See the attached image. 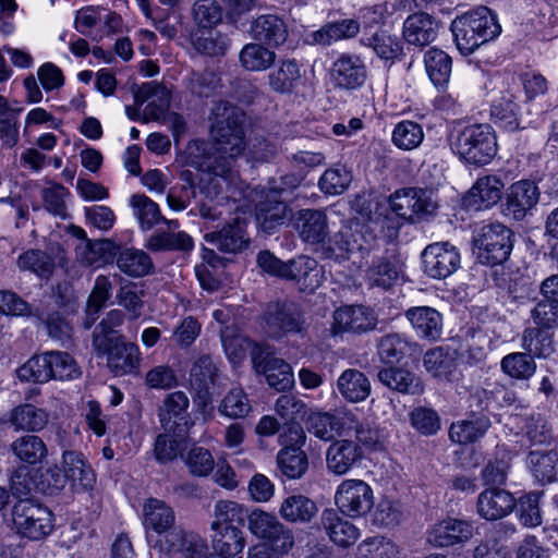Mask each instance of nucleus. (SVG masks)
<instances>
[{
	"instance_id": "f257e3e1",
	"label": "nucleus",
	"mask_w": 558,
	"mask_h": 558,
	"mask_svg": "<svg viewBox=\"0 0 558 558\" xmlns=\"http://www.w3.org/2000/svg\"><path fill=\"white\" fill-rule=\"evenodd\" d=\"M211 143L192 140L184 149L185 162L199 171H215L226 175L230 162L246 149L245 113L226 100L213 104L210 114Z\"/></svg>"
},
{
	"instance_id": "f03ea898",
	"label": "nucleus",
	"mask_w": 558,
	"mask_h": 558,
	"mask_svg": "<svg viewBox=\"0 0 558 558\" xmlns=\"http://www.w3.org/2000/svg\"><path fill=\"white\" fill-rule=\"evenodd\" d=\"M450 29L458 50L464 56L473 53L501 32L496 15L487 7H478L456 17Z\"/></svg>"
},
{
	"instance_id": "7ed1b4c3",
	"label": "nucleus",
	"mask_w": 558,
	"mask_h": 558,
	"mask_svg": "<svg viewBox=\"0 0 558 558\" xmlns=\"http://www.w3.org/2000/svg\"><path fill=\"white\" fill-rule=\"evenodd\" d=\"M376 243V229L353 218L342 222L339 231L323 244L320 253L324 258L341 263L355 252H369Z\"/></svg>"
},
{
	"instance_id": "20e7f679",
	"label": "nucleus",
	"mask_w": 558,
	"mask_h": 558,
	"mask_svg": "<svg viewBox=\"0 0 558 558\" xmlns=\"http://www.w3.org/2000/svg\"><path fill=\"white\" fill-rule=\"evenodd\" d=\"M451 147L466 163L485 166L497 154V140L488 124H472L453 136Z\"/></svg>"
},
{
	"instance_id": "39448f33",
	"label": "nucleus",
	"mask_w": 558,
	"mask_h": 558,
	"mask_svg": "<svg viewBox=\"0 0 558 558\" xmlns=\"http://www.w3.org/2000/svg\"><path fill=\"white\" fill-rule=\"evenodd\" d=\"M473 247L481 264L500 265L513 248V232L499 222L484 225L474 231Z\"/></svg>"
},
{
	"instance_id": "423d86ee",
	"label": "nucleus",
	"mask_w": 558,
	"mask_h": 558,
	"mask_svg": "<svg viewBox=\"0 0 558 558\" xmlns=\"http://www.w3.org/2000/svg\"><path fill=\"white\" fill-rule=\"evenodd\" d=\"M262 327L266 335L281 338L303 333L306 330L305 316L298 304L290 301L269 302L262 315Z\"/></svg>"
},
{
	"instance_id": "0eeeda50",
	"label": "nucleus",
	"mask_w": 558,
	"mask_h": 558,
	"mask_svg": "<svg viewBox=\"0 0 558 558\" xmlns=\"http://www.w3.org/2000/svg\"><path fill=\"white\" fill-rule=\"evenodd\" d=\"M97 331L93 347L97 354L107 356V366L116 376L137 374L141 363V352L133 342L123 338H105Z\"/></svg>"
},
{
	"instance_id": "6e6552de",
	"label": "nucleus",
	"mask_w": 558,
	"mask_h": 558,
	"mask_svg": "<svg viewBox=\"0 0 558 558\" xmlns=\"http://www.w3.org/2000/svg\"><path fill=\"white\" fill-rule=\"evenodd\" d=\"M11 515L16 532L33 541L46 537L53 529L51 511L28 498L16 501Z\"/></svg>"
},
{
	"instance_id": "1a4fd4ad",
	"label": "nucleus",
	"mask_w": 558,
	"mask_h": 558,
	"mask_svg": "<svg viewBox=\"0 0 558 558\" xmlns=\"http://www.w3.org/2000/svg\"><path fill=\"white\" fill-rule=\"evenodd\" d=\"M387 206L399 219L410 223L433 216L437 209L432 192L418 187L396 191L389 196Z\"/></svg>"
},
{
	"instance_id": "9d476101",
	"label": "nucleus",
	"mask_w": 558,
	"mask_h": 558,
	"mask_svg": "<svg viewBox=\"0 0 558 558\" xmlns=\"http://www.w3.org/2000/svg\"><path fill=\"white\" fill-rule=\"evenodd\" d=\"M247 527L256 537L268 541L280 554H288L294 546L292 530L274 513L253 510L247 517Z\"/></svg>"
},
{
	"instance_id": "9b49d317",
	"label": "nucleus",
	"mask_w": 558,
	"mask_h": 558,
	"mask_svg": "<svg viewBox=\"0 0 558 558\" xmlns=\"http://www.w3.org/2000/svg\"><path fill=\"white\" fill-rule=\"evenodd\" d=\"M223 380L226 378L221 377L210 356L202 355L194 362L190 372V383L198 407L205 409L221 393Z\"/></svg>"
},
{
	"instance_id": "f8f14e48",
	"label": "nucleus",
	"mask_w": 558,
	"mask_h": 558,
	"mask_svg": "<svg viewBox=\"0 0 558 558\" xmlns=\"http://www.w3.org/2000/svg\"><path fill=\"white\" fill-rule=\"evenodd\" d=\"M423 271L433 279H446L454 274L461 264L457 246L448 241L428 244L421 254Z\"/></svg>"
},
{
	"instance_id": "ddd939ff",
	"label": "nucleus",
	"mask_w": 558,
	"mask_h": 558,
	"mask_svg": "<svg viewBox=\"0 0 558 558\" xmlns=\"http://www.w3.org/2000/svg\"><path fill=\"white\" fill-rule=\"evenodd\" d=\"M335 501L341 513L361 517L374 505L373 489L362 480H344L337 488Z\"/></svg>"
},
{
	"instance_id": "4468645a",
	"label": "nucleus",
	"mask_w": 558,
	"mask_h": 558,
	"mask_svg": "<svg viewBox=\"0 0 558 558\" xmlns=\"http://www.w3.org/2000/svg\"><path fill=\"white\" fill-rule=\"evenodd\" d=\"M252 360L257 373H263L267 384L277 391H286L294 384L292 367L274 355L268 348L256 347Z\"/></svg>"
},
{
	"instance_id": "2eb2a0df",
	"label": "nucleus",
	"mask_w": 558,
	"mask_h": 558,
	"mask_svg": "<svg viewBox=\"0 0 558 558\" xmlns=\"http://www.w3.org/2000/svg\"><path fill=\"white\" fill-rule=\"evenodd\" d=\"M380 19L381 14H377L375 9H366L364 11V31L361 43L372 48L379 58L393 60L401 53L402 47L397 37L380 28L375 29V24H378Z\"/></svg>"
},
{
	"instance_id": "dca6fc26",
	"label": "nucleus",
	"mask_w": 558,
	"mask_h": 558,
	"mask_svg": "<svg viewBox=\"0 0 558 558\" xmlns=\"http://www.w3.org/2000/svg\"><path fill=\"white\" fill-rule=\"evenodd\" d=\"M377 326L375 312L363 305H347L333 312L331 333L333 336L343 333L362 335L374 330Z\"/></svg>"
},
{
	"instance_id": "f3484780",
	"label": "nucleus",
	"mask_w": 558,
	"mask_h": 558,
	"mask_svg": "<svg viewBox=\"0 0 558 558\" xmlns=\"http://www.w3.org/2000/svg\"><path fill=\"white\" fill-rule=\"evenodd\" d=\"M539 196V189L534 181H518L506 192L504 214L514 220H523L535 208Z\"/></svg>"
},
{
	"instance_id": "a211bd4d",
	"label": "nucleus",
	"mask_w": 558,
	"mask_h": 558,
	"mask_svg": "<svg viewBox=\"0 0 558 558\" xmlns=\"http://www.w3.org/2000/svg\"><path fill=\"white\" fill-rule=\"evenodd\" d=\"M364 459V450L353 439L333 440L325 453L327 471L336 476L348 474Z\"/></svg>"
},
{
	"instance_id": "6ab92c4d",
	"label": "nucleus",
	"mask_w": 558,
	"mask_h": 558,
	"mask_svg": "<svg viewBox=\"0 0 558 558\" xmlns=\"http://www.w3.org/2000/svg\"><path fill=\"white\" fill-rule=\"evenodd\" d=\"M473 536L471 522L447 518L436 523L427 534V542L435 547H449L468 542Z\"/></svg>"
},
{
	"instance_id": "aec40b11",
	"label": "nucleus",
	"mask_w": 558,
	"mask_h": 558,
	"mask_svg": "<svg viewBox=\"0 0 558 558\" xmlns=\"http://www.w3.org/2000/svg\"><path fill=\"white\" fill-rule=\"evenodd\" d=\"M504 181L497 175L478 178L463 197V205L470 210H482L497 204L502 195Z\"/></svg>"
},
{
	"instance_id": "412c9836",
	"label": "nucleus",
	"mask_w": 558,
	"mask_h": 558,
	"mask_svg": "<svg viewBox=\"0 0 558 558\" xmlns=\"http://www.w3.org/2000/svg\"><path fill=\"white\" fill-rule=\"evenodd\" d=\"M440 27V22L432 14L415 12L403 22V38L409 45L425 47L437 38Z\"/></svg>"
},
{
	"instance_id": "4be33fe9",
	"label": "nucleus",
	"mask_w": 558,
	"mask_h": 558,
	"mask_svg": "<svg viewBox=\"0 0 558 558\" xmlns=\"http://www.w3.org/2000/svg\"><path fill=\"white\" fill-rule=\"evenodd\" d=\"M517 505L513 495L499 487L483 490L477 498L476 509L485 520H499L510 514Z\"/></svg>"
},
{
	"instance_id": "5701e85b",
	"label": "nucleus",
	"mask_w": 558,
	"mask_h": 558,
	"mask_svg": "<svg viewBox=\"0 0 558 558\" xmlns=\"http://www.w3.org/2000/svg\"><path fill=\"white\" fill-rule=\"evenodd\" d=\"M323 277V268L316 259L299 256L288 262L284 279L294 281L300 291L313 293L320 286Z\"/></svg>"
},
{
	"instance_id": "b1692460",
	"label": "nucleus",
	"mask_w": 558,
	"mask_h": 558,
	"mask_svg": "<svg viewBox=\"0 0 558 558\" xmlns=\"http://www.w3.org/2000/svg\"><path fill=\"white\" fill-rule=\"evenodd\" d=\"M366 76V66L355 54H341L331 68V77L336 86L343 89L359 88L364 84Z\"/></svg>"
},
{
	"instance_id": "393cba45",
	"label": "nucleus",
	"mask_w": 558,
	"mask_h": 558,
	"mask_svg": "<svg viewBox=\"0 0 558 558\" xmlns=\"http://www.w3.org/2000/svg\"><path fill=\"white\" fill-rule=\"evenodd\" d=\"M165 550L174 558H203L207 546L198 535L174 527L166 534Z\"/></svg>"
},
{
	"instance_id": "a878e982",
	"label": "nucleus",
	"mask_w": 558,
	"mask_h": 558,
	"mask_svg": "<svg viewBox=\"0 0 558 558\" xmlns=\"http://www.w3.org/2000/svg\"><path fill=\"white\" fill-rule=\"evenodd\" d=\"M165 550L174 558H203L207 546L198 535L174 527L166 534Z\"/></svg>"
},
{
	"instance_id": "bb28decb",
	"label": "nucleus",
	"mask_w": 558,
	"mask_h": 558,
	"mask_svg": "<svg viewBox=\"0 0 558 558\" xmlns=\"http://www.w3.org/2000/svg\"><path fill=\"white\" fill-rule=\"evenodd\" d=\"M296 229L305 243L322 247L329 234L328 217L322 209H302L298 213Z\"/></svg>"
},
{
	"instance_id": "cd10ccee",
	"label": "nucleus",
	"mask_w": 558,
	"mask_h": 558,
	"mask_svg": "<svg viewBox=\"0 0 558 558\" xmlns=\"http://www.w3.org/2000/svg\"><path fill=\"white\" fill-rule=\"evenodd\" d=\"M320 524L329 539L340 547H349L360 537V530L343 519L336 509H325L320 515Z\"/></svg>"
},
{
	"instance_id": "c85d7f7f",
	"label": "nucleus",
	"mask_w": 558,
	"mask_h": 558,
	"mask_svg": "<svg viewBox=\"0 0 558 558\" xmlns=\"http://www.w3.org/2000/svg\"><path fill=\"white\" fill-rule=\"evenodd\" d=\"M290 211L287 201L266 193L256 205V220L265 233L271 234L284 225Z\"/></svg>"
},
{
	"instance_id": "c756f323",
	"label": "nucleus",
	"mask_w": 558,
	"mask_h": 558,
	"mask_svg": "<svg viewBox=\"0 0 558 558\" xmlns=\"http://www.w3.org/2000/svg\"><path fill=\"white\" fill-rule=\"evenodd\" d=\"M245 228V221L236 218L221 230L207 233L205 240L221 252L238 253L247 247L250 243Z\"/></svg>"
},
{
	"instance_id": "7c9ffc66",
	"label": "nucleus",
	"mask_w": 558,
	"mask_h": 558,
	"mask_svg": "<svg viewBox=\"0 0 558 558\" xmlns=\"http://www.w3.org/2000/svg\"><path fill=\"white\" fill-rule=\"evenodd\" d=\"M415 335L427 340H437L442 332L441 314L429 306H415L405 312Z\"/></svg>"
},
{
	"instance_id": "2f4dec72",
	"label": "nucleus",
	"mask_w": 558,
	"mask_h": 558,
	"mask_svg": "<svg viewBox=\"0 0 558 558\" xmlns=\"http://www.w3.org/2000/svg\"><path fill=\"white\" fill-rule=\"evenodd\" d=\"M279 514L288 523L308 524L317 517L318 506L303 494H292L281 501Z\"/></svg>"
},
{
	"instance_id": "473e14b6",
	"label": "nucleus",
	"mask_w": 558,
	"mask_h": 558,
	"mask_svg": "<svg viewBox=\"0 0 558 558\" xmlns=\"http://www.w3.org/2000/svg\"><path fill=\"white\" fill-rule=\"evenodd\" d=\"M251 35L255 40L264 45L278 47L287 40L288 27L278 15L265 14L252 22Z\"/></svg>"
},
{
	"instance_id": "72a5a7b5",
	"label": "nucleus",
	"mask_w": 558,
	"mask_h": 558,
	"mask_svg": "<svg viewBox=\"0 0 558 558\" xmlns=\"http://www.w3.org/2000/svg\"><path fill=\"white\" fill-rule=\"evenodd\" d=\"M120 246L110 239L90 240L82 242L75 248L76 259L83 266L90 267L97 264H109L118 254Z\"/></svg>"
},
{
	"instance_id": "f704fd0d",
	"label": "nucleus",
	"mask_w": 558,
	"mask_h": 558,
	"mask_svg": "<svg viewBox=\"0 0 558 558\" xmlns=\"http://www.w3.org/2000/svg\"><path fill=\"white\" fill-rule=\"evenodd\" d=\"M378 380L391 390L407 395H418L424 390L421 378L403 367H384L377 373Z\"/></svg>"
},
{
	"instance_id": "c9c22d12",
	"label": "nucleus",
	"mask_w": 558,
	"mask_h": 558,
	"mask_svg": "<svg viewBox=\"0 0 558 558\" xmlns=\"http://www.w3.org/2000/svg\"><path fill=\"white\" fill-rule=\"evenodd\" d=\"M343 428L348 432H354L355 442L362 449L377 450L383 446V433L368 420H359L352 412H345L342 416Z\"/></svg>"
},
{
	"instance_id": "e433bc0d",
	"label": "nucleus",
	"mask_w": 558,
	"mask_h": 558,
	"mask_svg": "<svg viewBox=\"0 0 558 558\" xmlns=\"http://www.w3.org/2000/svg\"><path fill=\"white\" fill-rule=\"evenodd\" d=\"M542 326L526 327L521 336V348L534 359H548L556 351L554 333Z\"/></svg>"
},
{
	"instance_id": "4c0bfd02",
	"label": "nucleus",
	"mask_w": 558,
	"mask_h": 558,
	"mask_svg": "<svg viewBox=\"0 0 558 558\" xmlns=\"http://www.w3.org/2000/svg\"><path fill=\"white\" fill-rule=\"evenodd\" d=\"M63 473L66 474L73 486L89 490L96 482L90 465L83 459V454L74 450H64L62 453Z\"/></svg>"
},
{
	"instance_id": "58836bf2",
	"label": "nucleus",
	"mask_w": 558,
	"mask_h": 558,
	"mask_svg": "<svg viewBox=\"0 0 558 558\" xmlns=\"http://www.w3.org/2000/svg\"><path fill=\"white\" fill-rule=\"evenodd\" d=\"M340 395L350 402L365 400L371 393V383L360 371L349 368L342 372L337 380Z\"/></svg>"
},
{
	"instance_id": "ea45409f",
	"label": "nucleus",
	"mask_w": 558,
	"mask_h": 558,
	"mask_svg": "<svg viewBox=\"0 0 558 558\" xmlns=\"http://www.w3.org/2000/svg\"><path fill=\"white\" fill-rule=\"evenodd\" d=\"M12 453L21 462L35 465L41 463L48 456V448L45 441L37 435H23L10 445Z\"/></svg>"
},
{
	"instance_id": "a19ab883",
	"label": "nucleus",
	"mask_w": 558,
	"mask_h": 558,
	"mask_svg": "<svg viewBox=\"0 0 558 558\" xmlns=\"http://www.w3.org/2000/svg\"><path fill=\"white\" fill-rule=\"evenodd\" d=\"M116 262L123 274L133 278H141L154 271V263L150 256L142 250H119Z\"/></svg>"
},
{
	"instance_id": "79ce46f5",
	"label": "nucleus",
	"mask_w": 558,
	"mask_h": 558,
	"mask_svg": "<svg viewBox=\"0 0 558 558\" xmlns=\"http://www.w3.org/2000/svg\"><path fill=\"white\" fill-rule=\"evenodd\" d=\"M456 351L449 347H436L428 350L423 357L425 369L434 377L450 379L456 369Z\"/></svg>"
},
{
	"instance_id": "37998d69",
	"label": "nucleus",
	"mask_w": 558,
	"mask_h": 558,
	"mask_svg": "<svg viewBox=\"0 0 558 558\" xmlns=\"http://www.w3.org/2000/svg\"><path fill=\"white\" fill-rule=\"evenodd\" d=\"M301 80L300 65L295 60H282L279 65L269 72L268 85L278 94H290Z\"/></svg>"
},
{
	"instance_id": "c03bdc74",
	"label": "nucleus",
	"mask_w": 558,
	"mask_h": 558,
	"mask_svg": "<svg viewBox=\"0 0 558 558\" xmlns=\"http://www.w3.org/2000/svg\"><path fill=\"white\" fill-rule=\"evenodd\" d=\"M10 422L16 429L36 433L44 429L48 424L49 414L41 408L24 403L12 411Z\"/></svg>"
},
{
	"instance_id": "a18cd8bd",
	"label": "nucleus",
	"mask_w": 558,
	"mask_h": 558,
	"mask_svg": "<svg viewBox=\"0 0 558 558\" xmlns=\"http://www.w3.org/2000/svg\"><path fill=\"white\" fill-rule=\"evenodd\" d=\"M276 461L278 470L289 480H299L308 470V457L298 446L280 449Z\"/></svg>"
},
{
	"instance_id": "49530a36",
	"label": "nucleus",
	"mask_w": 558,
	"mask_h": 558,
	"mask_svg": "<svg viewBox=\"0 0 558 558\" xmlns=\"http://www.w3.org/2000/svg\"><path fill=\"white\" fill-rule=\"evenodd\" d=\"M215 520L211 522V529H236L242 526L247 520L250 513L244 507L232 500H219L215 505Z\"/></svg>"
},
{
	"instance_id": "de8ad7c7",
	"label": "nucleus",
	"mask_w": 558,
	"mask_h": 558,
	"mask_svg": "<svg viewBox=\"0 0 558 558\" xmlns=\"http://www.w3.org/2000/svg\"><path fill=\"white\" fill-rule=\"evenodd\" d=\"M174 511L165 501L149 499L144 506V525L146 530H153L161 534L172 527Z\"/></svg>"
},
{
	"instance_id": "09e8293b",
	"label": "nucleus",
	"mask_w": 558,
	"mask_h": 558,
	"mask_svg": "<svg viewBox=\"0 0 558 558\" xmlns=\"http://www.w3.org/2000/svg\"><path fill=\"white\" fill-rule=\"evenodd\" d=\"M527 463L533 476L541 483H551L558 478V451H531Z\"/></svg>"
},
{
	"instance_id": "8fccbe9b",
	"label": "nucleus",
	"mask_w": 558,
	"mask_h": 558,
	"mask_svg": "<svg viewBox=\"0 0 558 558\" xmlns=\"http://www.w3.org/2000/svg\"><path fill=\"white\" fill-rule=\"evenodd\" d=\"M500 368L512 379L529 380L535 375L537 364L533 355L525 351L512 352L501 359Z\"/></svg>"
},
{
	"instance_id": "3c124183",
	"label": "nucleus",
	"mask_w": 558,
	"mask_h": 558,
	"mask_svg": "<svg viewBox=\"0 0 558 558\" xmlns=\"http://www.w3.org/2000/svg\"><path fill=\"white\" fill-rule=\"evenodd\" d=\"M490 424V420L486 415L453 423L449 429V437L452 441L458 444L474 442L485 435Z\"/></svg>"
},
{
	"instance_id": "603ef678",
	"label": "nucleus",
	"mask_w": 558,
	"mask_h": 558,
	"mask_svg": "<svg viewBox=\"0 0 558 558\" xmlns=\"http://www.w3.org/2000/svg\"><path fill=\"white\" fill-rule=\"evenodd\" d=\"M145 247L151 252L189 251L193 247V240L182 231H157L149 236Z\"/></svg>"
},
{
	"instance_id": "864d4df0",
	"label": "nucleus",
	"mask_w": 558,
	"mask_h": 558,
	"mask_svg": "<svg viewBox=\"0 0 558 558\" xmlns=\"http://www.w3.org/2000/svg\"><path fill=\"white\" fill-rule=\"evenodd\" d=\"M213 549L221 558H231L240 554L245 545L242 530L211 529Z\"/></svg>"
},
{
	"instance_id": "5fc2aeb1",
	"label": "nucleus",
	"mask_w": 558,
	"mask_h": 558,
	"mask_svg": "<svg viewBox=\"0 0 558 558\" xmlns=\"http://www.w3.org/2000/svg\"><path fill=\"white\" fill-rule=\"evenodd\" d=\"M415 344L399 333L383 336L377 342V354L381 362L393 364L401 361Z\"/></svg>"
},
{
	"instance_id": "6e6d98bb",
	"label": "nucleus",
	"mask_w": 558,
	"mask_h": 558,
	"mask_svg": "<svg viewBox=\"0 0 558 558\" xmlns=\"http://www.w3.org/2000/svg\"><path fill=\"white\" fill-rule=\"evenodd\" d=\"M119 280L120 289L117 293L118 304L129 313L131 319H137L142 315L144 307V291L136 282L125 280L116 275Z\"/></svg>"
},
{
	"instance_id": "4d7b16f0",
	"label": "nucleus",
	"mask_w": 558,
	"mask_h": 558,
	"mask_svg": "<svg viewBox=\"0 0 558 558\" xmlns=\"http://www.w3.org/2000/svg\"><path fill=\"white\" fill-rule=\"evenodd\" d=\"M276 53L263 43L246 44L240 52V61L248 71H264L275 63Z\"/></svg>"
},
{
	"instance_id": "13d9d810",
	"label": "nucleus",
	"mask_w": 558,
	"mask_h": 558,
	"mask_svg": "<svg viewBox=\"0 0 558 558\" xmlns=\"http://www.w3.org/2000/svg\"><path fill=\"white\" fill-rule=\"evenodd\" d=\"M426 72L437 87L448 83L451 74V58L442 50L432 48L424 57Z\"/></svg>"
},
{
	"instance_id": "bf43d9fd",
	"label": "nucleus",
	"mask_w": 558,
	"mask_h": 558,
	"mask_svg": "<svg viewBox=\"0 0 558 558\" xmlns=\"http://www.w3.org/2000/svg\"><path fill=\"white\" fill-rule=\"evenodd\" d=\"M353 209L359 215L356 217L361 222L369 225L372 228L377 225H384L388 217V206L377 198L356 197L353 203Z\"/></svg>"
},
{
	"instance_id": "052dcab7",
	"label": "nucleus",
	"mask_w": 558,
	"mask_h": 558,
	"mask_svg": "<svg viewBox=\"0 0 558 558\" xmlns=\"http://www.w3.org/2000/svg\"><path fill=\"white\" fill-rule=\"evenodd\" d=\"M131 206L141 229L144 231L151 230L163 219L158 204L144 194L133 195L131 197Z\"/></svg>"
},
{
	"instance_id": "680f3d73",
	"label": "nucleus",
	"mask_w": 558,
	"mask_h": 558,
	"mask_svg": "<svg viewBox=\"0 0 558 558\" xmlns=\"http://www.w3.org/2000/svg\"><path fill=\"white\" fill-rule=\"evenodd\" d=\"M17 265L22 270H29L40 278L48 279L54 271V258L41 250H28L20 255Z\"/></svg>"
},
{
	"instance_id": "e2e57ef3",
	"label": "nucleus",
	"mask_w": 558,
	"mask_h": 558,
	"mask_svg": "<svg viewBox=\"0 0 558 558\" xmlns=\"http://www.w3.org/2000/svg\"><path fill=\"white\" fill-rule=\"evenodd\" d=\"M50 351L31 357L17 369L19 378L26 381L47 383L53 377Z\"/></svg>"
},
{
	"instance_id": "0e129e2a",
	"label": "nucleus",
	"mask_w": 558,
	"mask_h": 558,
	"mask_svg": "<svg viewBox=\"0 0 558 558\" xmlns=\"http://www.w3.org/2000/svg\"><path fill=\"white\" fill-rule=\"evenodd\" d=\"M351 181V171L345 166L337 165L323 173L318 186L326 195H340L348 190Z\"/></svg>"
},
{
	"instance_id": "69168bd1",
	"label": "nucleus",
	"mask_w": 558,
	"mask_h": 558,
	"mask_svg": "<svg viewBox=\"0 0 558 558\" xmlns=\"http://www.w3.org/2000/svg\"><path fill=\"white\" fill-rule=\"evenodd\" d=\"M399 547L384 536L362 541L356 548L357 558H397Z\"/></svg>"
},
{
	"instance_id": "338daca9",
	"label": "nucleus",
	"mask_w": 558,
	"mask_h": 558,
	"mask_svg": "<svg viewBox=\"0 0 558 558\" xmlns=\"http://www.w3.org/2000/svg\"><path fill=\"white\" fill-rule=\"evenodd\" d=\"M423 138V128L418 123L410 120L397 123L392 132V143L403 150H411L418 147Z\"/></svg>"
},
{
	"instance_id": "774afa93",
	"label": "nucleus",
	"mask_w": 558,
	"mask_h": 558,
	"mask_svg": "<svg viewBox=\"0 0 558 558\" xmlns=\"http://www.w3.org/2000/svg\"><path fill=\"white\" fill-rule=\"evenodd\" d=\"M399 278L397 266L386 258L374 260L366 270V280L371 287L389 289Z\"/></svg>"
}]
</instances>
